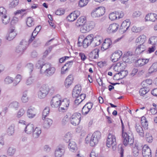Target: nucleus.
<instances>
[{"label": "nucleus", "mask_w": 157, "mask_h": 157, "mask_svg": "<svg viewBox=\"0 0 157 157\" xmlns=\"http://www.w3.org/2000/svg\"><path fill=\"white\" fill-rule=\"evenodd\" d=\"M141 126L138 124H136L135 128L137 133L140 136L144 137V133L148 129V122L145 117L143 116L141 118Z\"/></svg>", "instance_id": "1"}, {"label": "nucleus", "mask_w": 157, "mask_h": 157, "mask_svg": "<svg viewBox=\"0 0 157 157\" xmlns=\"http://www.w3.org/2000/svg\"><path fill=\"white\" fill-rule=\"evenodd\" d=\"M101 136V133L99 131L94 132L92 136L90 134H88L85 139L86 143H90L91 146L94 147L98 143Z\"/></svg>", "instance_id": "2"}, {"label": "nucleus", "mask_w": 157, "mask_h": 157, "mask_svg": "<svg viewBox=\"0 0 157 157\" xmlns=\"http://www.w3.org/2000/svg\"><path fill=\"white\" fill-rule=\"evenodd\" d=\"M94 35L91 34L84 38L83 36H81L78 38V44L79 47L82 46L84 48H87L92 44V39Z\"/></svg>", "instance_id": "3"}, {"label": "nucleus", "mask_w": 157, "mask_h": 157, "mask_svg": "<svg viewBox=\"0 0 157 157\" xmlns=\"http://www.w3.org/2000/svg\"><path fill=\"white\" fill-rule=\"evenodd\" d=\"M42 68L41 74H44L47 77L52 75L56 71L55 68L49 63L44 64Z\"/></svg>", "instance_id": "4"}, {"label": "nucleus", "mask_w": 157, "mask_h": 157, "mask_svg": "<svg viewBox=\"0 0 157 157\" xmlns=\"http://www.w3.org/2000/svg\"><path fill=\"white\" fill-rule=\"evenodd\" d=\"M123 143L124 145L127 146L128 145L131 146L134 144L133 136L132 134L127 133L125 132H122Z\"/></svg>", "instance_id": "5"}, {"label": "nucleus", "mask_w": 157, "mask_h": 157, "mask_svg": "<svg viewBox=\"0 0 157 157\" xmlns=\"http://www.w3.org/2000/svg\"><path fill=\"white\" fill-rule=\"evenodd\" d=\"M126 67V64L125 62L117 63L113 67V70L117 72H119L113 76L114 79L117 80L120 79V78L118 79H116V76L117 75L120 74L121 75H122V74H124V73H125V71H124Z\"/></svg>", "instance_id": "6"}, {"label": "nucleus", "mask_w": 157, "mask_h": 157, "mask_svg": "<svg viewBox=\"0 0 157 157\" xmlns=\"http://www.w3.org/2000/svg\"><path fill=\"white\" fill-rule=\"evenodd\" d=\"M106 146L108 147H112L113 151L115 150L117 148L115 136L109 133L108 135L106 143Z\"/></svg>", "instance_id": "7"}, {"label": "nucleus", "mask_w": 157, "mask_h": 157, "mask_svg": "<svg viewBox=\"0 0 157 157\" xmlns=\"http://www.w3.org/2000/svg\"><path fill=\"white\" fill-rule=\"evenodd\" d=\"M69 103V99L66 98L62 99L61 98L60 105L61 107L58 108L59 112L63 113L66 112L68 109Z\"/></svg>", "instance_id": "8"}, {"label": "nucleus", "mask_w": 157, "mask_h": 157, "mask_svg": "<svg viewBox=\"0 0 157 157\" xmlns=\"http://www.w3.org/2000/svg\"><path fill=\"white\" fill-rule=\"evenodd\" d=\"M105 9L103 7H98L94 9L91 12V16L93 17H99L104 14Z\"/></svg>", "instance_id": "9"}, {"label": "nucleus", "mask_w": 157, "mask_h": 157, "mask_svg": "<svg viewBox=\"0 0 157 157\" xmlns=\"http://www.w3.org/2000/svg\"><path fill=\"white\" fill-rule=\"evenodd\" d=\"M61 98V96L59 94L53 97L51 101L52 107L53 108L60 107Z\"/></svg>", "instance_id": "10"}, {"label": "nucleus", "mask_w": 157, "mask_h": 157, "mask_svg": "<svg viewBox=\"0 0 157 157\" xmlns=\"http://www.w3.org/2000/svg\"><path fill=\"white\" fill-rule=\"evenodd\" d=\"M81 117L80 113H75L73 114L70 119L71 124L75 126L78 125L80 122Z\"/></svg>", "instance_id": "11"}, {"label": "nucleus", "mask_w": 157, "mask_h": 157, "mask_svg": "<svg viewBox=\"0 0 157 157\" xmlns=\"http://www.w3.org/2000/svg\"><path fill=\"white\" fill-rule=\"evenodd\" d=\"M65 151V146L64 145L59 146L56 149L55 155V157H61L63 155Z\"/></svg>", "instance_id": "12"}, {"label": "nucleus", "mask_w": 157, "mask_h": 157, "mask_svg": "<svg viewBox=\"0 0 157 157\" xmlns=\"http://www.w3.org/2000/svg\"><path fill=\"white\" fill-rule=\"evenodd\" d=\"M130 25V20L127 19L122 23L119 31L120 33H124L128 29Z\"/></svg>", "instance_id": "13"}, {"label": "nucleus", "mask_w": 157, "mask_h": 157, "mask_svg": "<svg viewBox=\"0 0 157 157\" xmlns=\"http://www.w3.org/2000/svg\"><path fill=\"white\" fill-rule=\"evenodd\" d=\"M80 12L79 11H75L71 13L67 17V20L70 21H74L79 16Z\"/></svg>", "instance_id": "14"}, {"label": "nucleus", "mask_w": 157, "mask_h": 157, "mask_svg": "<svg viewBox=\"0 0 157 157\" xmlns=\"http://www.w3.org/2000/svg\"><path fill=\"white\" fill-rule=\"evenodd\" d=\"M142 154L143 157H151V150L147 145H144L143 147Z\"/></svg>", "instance_id": "15"}, {"label": "nucleus", "mask_w": 157, "mask_h": 157, "mask_svg": "<svg viewBox=\"0 0 157 157\" xmlns=\"http://www.w3.org/2000/svg\"><path fill=\"white\" fill-rule=\"evenodd\" d=\"M17 34L15 29L13 28H11L9 30L8 34L6 36V38L7 40L10 41L15 38Z\"/></svg>", "instance_id": "16"}, {"label": "nucleus", "mask_w": 157, "mask_h": 157, "mask_svg": "<svg viewBox=\"0 0 157 157\" xmlns=\"http://www.w3.org/2000/svg\"><path fill=\"white\" fill-rule=\"evenodd\" d=\"M103 41V39L101 36H98L94 37V36L92 39V45L96 47L100 45Z\"/></svg>", "instance_id": "17"}, {"label": "nucleus", "mask_w": 157, "mask_h": 157, "mask_svg": "<svg viewBox=\"0 0 157 157\" xmlns=\"http://www.w3.org/2000/svg\"><path fill=\"white\" fill-rule=\"evenodd\" d=\"M122 54V52L121 51L116 52L113 53L111 57L112 61L113 62L117 61L121 57Z\"/></svg>", "instance_id": "18"}, {"label": "nucleus", "mask_w": 157, "mask_h": 157, "mask_svg": "<svg viewBox=\"0 0 157 157\" xmlns=\"http://www.w3.org/2000/svg\"><path fill=\"white\" fill-rule=\"evenodd\" d=\"M146 21H155L157 19V15L154 13H149L147 14L145 17Z\"/></svg>", "instance_id": "19"}, {"label": "nucleus", "mask_w": 157, "mask_h": 157, "mask_svg": "<svg viewBox=\"0 0 157 157\" xmlns=\"http://www.w3.org/2000/svg\"><path fill=\"white\" fill-rule=\"evenodd\" d=\"M81 88L79 85H76L75 87L74 90L72 92V95L74 98H77L80 95Z\"/></svg>", "instance_id": "20"}, {"label": "nucleus", "mask_w": 157, "mask_h": 157, "mask_svg": "<svg viewBox=\"0 0 157 157\" xmlns=\"http://www.w3.org/2000/svg\"><path fill=\"white\" fill-rule=\"evenodd\" d=\"M111 41L110 39H105L102 44L101 49L104 50L107 49L111 44Z\"/></svg>", "instance_id": "21"}, {"label": "nucleus", "mask_w": 157, "mask_h": 157, "mask_svg": "<svg viewBox=\"0 0 157 157\" xmlns=\"http://www.w3.org/2000/svg\"><path fill=\"white\" fill-rule=\"evenodd\" d=\"M131 146H132V151L133 155L136 157L139 154L140 147L136 143H134Z\"/></svg>", "instance_id": "22"}, {"label": "nucleus", "mask_w": 157, "mask_h": 157, "mask_svg": "<svg viewBox=\"0 0 157 157\" xmlns=\"http://www.w3.org/2000/svg\"><path fill=\"white\" fill-rule=\"evenodd\" d=\"M86 21V17L84 16L81 17L77 20L75 23V25L77 27H80L81 26L85 24Z\"/></svg>", "instance_id": "23"}, {"label": "nucleus", "mask_w": 157, "mask_h": 157, "mask_svg": "<svg viewBox=\"0 0 157 157\" xmlns=\"http://www.w3.org/2000/svg\"><path fill=\"white\" fill-rule=\"evenodd\" d=\"M99 50L96 49L93 50L89 54V57L92 59H96L99 57Z\"/></svg>", "instance_id": "24"}, {"label": "nucleus", "mask_w": 157, "mask_h": 157, "mask_svg": "<svg viewBox=\"0 0 157 157\" xmlns=\"http://www.w3.org/2000/svg\"><path fill=\"white\" fill-rule=\"evenodd\" d=\"M42 120L44 121L43 126L45 128H49L52 124L53 121L51 119L45 117L44 119Z\"/></svg>", "instance_id": "25"}, {"label": "nucleus", "mask_w": 157, "mask_h": 157, "mask_svg": "<svg viewBox=\"0 0 157 157\" xmlns=\"http://www.w3.org/2000/svg\"><path fill=\"white\" fill-rule=\"evenodd\" d=\"M118 28V25L116 23H113L109 25L107 31L109 33H114L117 30Z\"/></svg>", "instance_id": "26"}, {"label": "nucleus", "mask_w": 157, "mask_h": 157, "mask_svg": "<svg viewBox=\"0 0 157 157\" xmlns=\"http://www.w3.org/2000/svg\"><path fill=\"white\" fill-rule=\"evenodd\" d=\"M132 55L133 53L132 52L128 51L125 52L123 56V60L124 61V62H128L129 61L128 60H130L131 59Z\"/></svg>", "instance_id": "27"}, {"label": "nucleus", "mask_w": 157, "mask_h": 157, "mask_svg": "<svg viewBox=\"0 0 157 157\" xmlns=\"http://www.w3.org/2000/svg\"><path fill=\"white\" fill-rule=\"evenodd\" d=\"M73 80V77L72 75H69L66 78L65 82V85L66 87H68L72 84Z\"/></svg>", "instance_id": "28"}, {"label": "nucleus", "mask_w": 157, "mask_h": 157, "mask_svg": "<svg viewBox=\"0 0 157 157\" xmlns=\"http://www.w3.org/2000/svg\"><path fill=\"white\" fill-rule=\"evenodd\" d=\"M36 115L35 108L30 107L29 108L27 111V115L30 118L34 117Z\"/></svg>", "instance_id": "29"}, {"label": "nucleus", "mask_w": 157, "mask_h": 157, "mask_svg": "<svg viewBox=\"0 0 157 157\" xmlns=\"http://www.w3.org/2000/svg\"><path fill=\"white\" fill-rule=\"evenodd\" d=\"M146 47L144 44H141L138 45L136 49V52L137 54H140L145 50Z\"/></svg>", "instance_id": "30"}, {"label": "nucleus", "mask_w": 157, "mask_h": 157, "mask_svg": "<svg viewBox=\"0 0 157 157\" xmlns=\"http://www.w3.org/2000/svg\"><path fill=\"white\" fill-rule=\"evenodd\" d=\"M15 125L14 124H12L7 128V133L9 136L13 135L14 132Z\"/></svg>", "instance_id": "31"}, {"label": "nucleus", "mask_w": 157, "mask_h": 157, "mask_svg": "<svg viewBox=\"0 0 157 157\" xmlns=\"http://www.w3.org/2000/svg\"><path fill=\"white\" fill-rule=\"evenodd\" d=\"M149 60L148 59H140L137 60V63L139 66H142L147 64Z\"/></svg>", "instance_id": "32"}, {"label": "nucleus", "mask_w": 157, "mask_h": 157, "mask_svg": "<svg viewBox=\"0 0 157 157\" xmlns=\"http://www.w3.org/2000/svg\"><path fill=\"white\" fill-rule=\"evenodd\" d=\"M33 125L32 124H27L25 128V131L28 134L31 133L33 132Z\"/></svg>", "instance_id": "33"}, {"label": "nucleus", "mask_w": 157, "mask_h": 157, "mask_svg": "<svg viewBox=\"0 0 157 157\" xmlns=\"http://www.w3.org/2000/svg\"><path fill=\"white\" fill-rule=\"evenodd\" d=\"M33 132V136L34 138H37L39 137L41 133V129L38 127H36Z\"/></svg>", "instance_id": "34"}, {"label": "nucleus", "mask_w": 157, "mask_h": 157, "mask_svg": "<svg viewBox=\"0 0 157 157\" xmlns=\"http://www.w3.org/2000/svg\"><path fill=\"white\" fill-rule=\"evenodd\" d=\"M68 146L70 150L71 151H74L77 149V147L76 143L73 141H70L69 144Z\"/></svg>", "instance_id": "35"}, {"label": "nucleus", "mask_w": 157, "mask_h": 157, "mask_svg": "<svg viewBox=\"0 0 157 157\" xmlns=\"http://www.w3.org/2000/svg\"><path fill=\"white\" fill-rule=\"evenodd\" d=\"M146 38V36L144 35H140L136 39V43H140L141 44H144Z\"/></svg>", "instance_id": "36"}, {"label": "nucleus", "mask_w": 157, "mask_h": 157, "mask_svg": "<svg viewBox=\"0 0 157 157\" xmlns=\"http://www.w3.org/2000/svg\"><path fill=\"white\" fill-rule=\"evenodd\" d=\"M148 43L153 46L157 45V36H153L149 39Z\"/></svg>", "instance_id": "37"}, {"label": "nucleus", "mask_w": 157, "mask_h": 157, "mask_svg": "<svg viewBox=\"0 0 157 157\" xmlns=\"http://www.w3.org/2000/svg\"><path fill=\"white\" fill-rule=\"evenodd\" d=\"M40 91L48 94L49 91V88L46 85L42 86L40 88Z\"/></svg>", "instance_id": "38"}, {"label": "nucleus", "mask_w": 157, "mask_h": 157, "mask_svg": "<svg viewBox=\"0 0 157 157\" xmlns=\"http://www.w3.org/2000/svg\"><path fill=\"white\" fill-rule=\"evenodd\" d=\"M25 50L21 47L18 46L16 48L15 52L17 55L21 56L23 54Z\"/></svg>", "instance_id": "39"}, {"label": "nucleus", "mask_w": 157, "mask_h": 157, "mask_svg": "<svg viewBox=\"0 0 157 157\" xmlns=\"http://www.w3.org/2000/svg\"><path fill=\"white\" fill-rule=\"evenodd\" d=\"M26 24L29 27H31L33 26L34 24L33 19L31 17H28L27 19Z\"/></svg>", "instance_id": "40"}, {"label": "nucleus", "mask_w": 157, "mask_h": 157, "mask_svg": "<svg viewBox=\"0 0 157 157\" xmlns=\"http://www.w3.org/2000/svg\"><path fill=\"white\" fill-rule=\"evenodd\" d=\"M149 72L151 73L157 71V62L153 63L149 69Z\"/></svg>", "instance_id": "41"}, {"label": "nucleus", "mask_w": 157, "mask_h": 157, "mask_svg": "<svg viewBox=\"0 0 157 157\" xmlns=\"http://www.w3.org/2000/svg\"><path fill=\"white\" fill-rule=\"evenodd\" d=\"M80 27V31L82 33H85L90 31L86 23Z\"/></svg>", "instance_id": "42"}, {"label": "nucleus", "mask_w": 157, "mask_h": 157, "mask_svg": "<svg viewBox=\"0 0 157 157\" xmlns=\"http://www.w3.org/2000/svg\"><path fill=\"white\" fill-rule=\"evenodd\" d=\"M16 152V150L12 147H10L7 150V155L10 156L13 155Z\"/></svg>", "instance_id": "43"}, {"label": "nucleus", "mask_w": 157, "mask_h": 157, "mask_svg": "<svg viewBox=\"0 0 157 157\" xmlns=\"http://www.w3.org/2000/svg\"><path fill=\"white\" fill-rule=\"evenodd\" d=\"M149 89L146 88L145 86L143 88H141L139 91V93L141 96H143L149 91Z\"/></svg>", "instance_id": "44"}, {"label": "nucleus", "mask_w": 157, "mask_h": 157, "mask_svg": "<svg viewBox=\"0 0 157 157\" xmlns=\"http://www.w3.org/2000/svg\"><path fill=\"white\" fill-rule=\"evenodd\" d=\"M50 109L48 107H46L44 110L43 112L42 119H44L49 114Z\"/></svg>", "instance_id": "45"}, {"label": "nucleus", "mask_w": 157, "mask_h": 157, "mask_svg": "<svg viewBox=\"0 0 157 157\" xmlns=\"http://www.w3.org/2000/svg\"><path fill=\"white\" fill-rule=\"evenodd\" d=\"M28 42L25 41V40H22L20 43V45L19 46H20L23 48V49L25 50L28 46Z\"/></svg>", "instance_id": "46"}, {"label": "nucleus", "mask_w": 157, "mask_h": 157, "mask_svg": "<svg viewBox=\"0 0 157 157\" xmlns=\"http://www.w3.org/2000/svg\"><path fill=\"white\" fill-rule=\"evenodd\" d=\"M144 29L143 27H137L136 26H133L132 28V30L133 32L139 33Z\"/></svg>", "instance_id": "47"}, {"label": "nucleus", "mask_w": 157, "mask_h": 157, "mask_svg": "<svg viewBox=\"0 0 157 157\" xmlns=\"http://www.w3.org/2000/svg\"><path fill=\"white\" fill-rule=\"evenodd\" d=\"M71 135L70 132H67L66 133L64 136V140L67 143L70 141L71 139Z\"/></svg>", "instance_id": "48"}, {"label": "nucleus", "mask_w": 157, "mask_h": 157, "mask_svg": "<svg viewBox=\"0 0 157 157\" xmlns=\"http://www.w3.org/2000/svg\"><path fill=\"white\" fill-rule=\"evenodd\" d=\"M36 67L38 69H40V73H41V71L42 70V69L43 68L42 67L44 66V64H43V62L42 61H39L36 64Z\"/></svg>", "instance_id": "49"}, {"label": "nucleus", "mask_w": 157, "mask_h": 157, "mask_svg": "<svg viewBox=\"0 0 157 157\" xmlns=\"http://www.w3.org/2000/svg\"><path fill=\"white\" fill-rule=\"evenodd\" d=\"M86 24L89 31L94 28L95 26V23L93 21H89Z\"/></svg>", "instance_id": "50"}, {"label": "nucleus", "mask_w": 157, "mask_h": 157, "mask_svg": "<svg viewBox=\"0 0 157 157\" xmlns=\"http://www.w3.org/2000/svg\"><path fill=\"white\" fill-rule=\"evenodd\" d=\"M2 17V21L4 24L6 25L10 21V17H7L6 15Z\"/></svg>", "instance_id": "51"}, {"label": "nucleus", "mask_w": 157, "mask_h": 157, "mask_svg": "<svg viewBox=\"0 0 157 157\" xmlns=\"http://www.w3.org/2000/svg\"><path fill=\"white\" fill-rule=\"evenodd\" d=\"M89 2L88 0H80L79 2V6L83 7L86 6Z\"/></svg>", "instance_id": "52"}, {"label": "nucleus", "mask_w": 157, "mask_h": 157, "mask_svg": "<svg viewBox=\"0 0 157 157\" xmlns=\"http://www.w3.org/2000/svg\"><path fill=\"white\" fill-rule=\"evenodd\" d=\"M117 14L116 11L110 13L109 15V18L111 21L117 19Z\"/></svg>", "instance_id": "53"}, {"label": "nucleus", "mask_w": 157, "mask_h": 157, "mask_svg": "<svg viewBox=\"0 0 157 157\" xmlns=\"http://www.w3.org/2000/svg\"><path fill=\"white\" fill-rule=\"evenodd\" d=\"M90 110L86 106H84L82 109V113L83 115H86L90 112Z\"/></svg>", "instance_id": "54"}, {"label": "nucleus", "mask_w": 157, "mask_h": 157, "mask_svg": "<svg viewBox=\"0 0 157 157\" xmlns=\"http://www.w3.org/2000/svg\"><path fill=\"white\" fill-rule=\"evenodd\" d=\"M10 106L11 108L17 109L19 106V103L17 101H13L10 103Z\"/></svg>", "instance_id": "55"}, {"label": "nucleus", "mask_w": 157, "mask_h": 157, "mask_svg": "<svg viewBox=\"0 0 157 157\" xmlns=\"http://www.w3.org/2000/svg\"><path fill=\"white\" fill-rule=\"evenodd\" d=\"M146 138L147 142L149 143H151L153 141V138L152 136L149 133L146 132Z\"/></svg>", "instance_id": "56"}, {"label": "nucleus", "mask_w": 157, "mask_h": 157, "mask_svg": "<svg viewBox=\"0 0 157 157\" xmlns=\"http://www.w3.org/2000/svg\"><path fill=\"white\" fill-rule=\"evenodd\" d=\"M141 15V13L139 11L137 10L134 11L133 13L132 16L133 17L137 18L140 17Z\"/></svg>", "instance_id": "57"}, {"label": "nucleus", "mask_w": 157, "mask_h": 157, "mask_svg": "<svg viewBox=\"0 0 157 157\" xmlns=\"http://www.w3.org/2000/svg\"><path fill=\"white\" fill-rule=\"evenodd\" d=\"M33 78L30 76L26 80L25 83L27 85H30L33 83Z\"/></svg>", "instance_id": "58"}, {"label": "nucleus", "mask_w": 157, "mask_h": 157, "mask_svg": "<svg viewBox=\"0 0 157 157\" xmlns=\"http://www.w3.org/2000/svg\"><path fill=\"white\" fill-rule=\"evenodd\" d=\"M142 83L144 85H146V86H145V87H146L151 84L152 80L150 79H147L145 81H143Z\"/></svg>", "instance_id": "59"}, {"label": "nucleus", "mask_w": 157, "mask_h": 157, "mask_svg": "<svg viewBox=\"0 0 157 157\" xmlns=\"http://www.w3.org/2000/svg\"><path fill=\"white\" fill-rule=\"evenodd\" d=\"M19 0H13L10 4V7L14 8L16 7L18 4Z\"/></svg>", "instance_id": "60"}, {"label": "nucleus", "mask_w": 157, "mask_h": 157, "mask_svg": "<svg viewBox=\"0 0 157 157\" xmlns=\"http://www.w3.org/2000/svg\"><path fill=\"white\" fill-rule=\"evenodd\" d=\"M4 81L6 84H8L13 82V79L12 78L9 76H7L5 78Z\"/></svg>", "instance_id": "61"}, {"label": "nucleus", "mask_w": 157, "mask_h": 157, "mask_svg": "<svg viewBox=\"0 0 157 157\" xmlns=\"http://www.w3.org/2000/svg\"><path fill=\"white\" fill-rule=\"evenodd\" d=\"M25 111L23 108H21L19 109L18 112L17 117H20L22 116L25 113Z\"/></svg>", "instance_id": "62"}, {"label": "nucleus", "mask_w": 157, "mask_h": 157, "mask_svg": "<svg viewBox=\"0 0 157 157\" xmlns=\"http://www.w3.org/2000/svg\"><path fill=\"white\" fill-rule=\"evenodd\" d=\"M65 12L64 10L62 9L57 10L55 12V14L58 15H61L64 14Z\"/></svg>", "instance_id": "63"}, {"label": "nucleus", "mask_w": 157, "mask_h": 157, "mask_svg": "<svg viewBox=\"0 0 157 157\" xmlns=\"http://www.w3.org/2000/svg\"><path fill=\"white\" fill-rule=\"evenodd\" d=\"M6 11L5 9L3 7H0V15L2 17H3L5 15H6Z\"/></svg>", "instance_id": "64"}]
</instances>
